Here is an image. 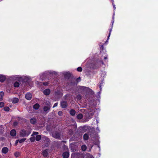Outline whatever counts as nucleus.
<instances>
[{"label": "nucleus", "instance_id": "nucleus-33", "mask_svg": "<svg viewBox=\"0 0 158 158\" xmlns=\"http://www.w3.org/2000/svg\"><path fill=\"white\" fill-rule=\"evenodd\" d=\"M43 84L44 85L46 86L48 85V82H43Z\"/></svg>", "mask_w": 158, "mask_h": 158}, {"label": "nucleus", "instance_id": "nucleus-7", "mask_svg": "<svg viewBox=\"0 0 158 158\" xmlns=\"http://www.w3.org/2000/svg\"><path fill=\"white\" fill-rule=\"evenodd\" d=\"M69 156V153L68 152H64L62 154V156L64 158H68Z\"/></svg>", "mask_w": 158, "mask_h": 158}, {"label": "nucleus", "instance_id": "nucleus-34", "mask_svg": "<svg viewBox=\"0 0 158 158\" xmlns=\"http://www.w3.org/2000/svg\"><path fill=\"white\" fill-rule=\"evenodd\" d=\"M100 49L101 51H103L104 49V47L103 45H101L100 46Z\"/></svg>", "mask_w": 158, "mask_h": 158}, {"label": "nucleus", "instance_id": "nucleus-27", "mask_svg": "<svg viewBox=\"0 0 158 158\" xmlns=\"http://www.w3.org/2000/svg\"><path fill=\"white\" fill-rule=\"evenodd\" d=\"M76 98L78 100H80L81 99V97L80 94H78L76 96Z\"/></svg>", "mask_w": 158, "mask_h": 158}, {"label": "nucleus", "instance_id": "nucleus-1", "mask_svg": "<svg viewBox=\"0 0 158 158\" xmlns=\"http://www.w3.org/2000/svg\"><path fill=\"white\" fill-rule=\"evenodd\" d=\"M112 4L113 8L114 9V13H113V15L112 19V21H111V24L110 25V27L109 29V34H108V38H107V41H106V42H107V40H108L109 39V37L112 31V29L113 24L114 22V16L115 15L114 10L116 9V8L115 7V6L114 5V2L112 3Z\"/></svg>", "mask_w": 158, "mask_h": 158}, {"label": "nucleus", "instance_id": "nucleus-32", "mask_svg": "<svg viewBox=\"0 0 158 158\" xmlns=\"http://www.w3.org/2000/svg\"><path fill=\"white\" fill-rule=\"evenodd\" d=\"M39 134V133L37 132H36V131H33V133H32V135H37Z\"/></svg>", "mask_w": 158, "mask_h": 158}, {"label": "nucleus", "instance_id": "nucleus-35", "mask_svg": "<svg viewBox=\"0 0 158 158\" xmlns=\"http://www.w3.org/2000/svg\"><path fill=\"white\" fill-rule=\"evenodd\" d=\"M63 112L62 111H58V114L59 115V116H61L62 114H63Z\"/></svg>", "mask_w": 158, "mask_h": 158}, {"label": "nucleus", "instance_id": "nucleus-41", "mask_svg": "<svg viewBox=\"0 0 158 158\" xmlns=\"http://www.w3.org/2000/svg\"><path fill=\"white\" fill-rule=\"evenodd\" d=\"M17 123H16V122H14V125H15L16 124H17Z\"/></svg>", "mask_w": 158, "mask_h": 158}, {"label": "nucleus", "instance_id": "nucleus-4", "mask_svg": "<svg viewBox=\"0 0 158 158\" xmlns=\"http://www.w3.org/2000/svg\"><path fill=\"white\" fill-rule=\"evenodd\" d=\"M60 106L62 108H65L68 106V103L66 101H63L60 102Z\"/></svg>", "mask_w": 158, "mask_h": 158}, {"label": "nucleus", "instance_id": "nucleus-20", "mask_svg": "<svg viewBox=\"0 0 158 158\" xmlns=\"http://www.w3.org/2000/svg\"><path fill=\"white\" fill-rule=\"evenodd\" d=\"M19 86V83L18 81H16L14 83V86L15 87H18Z\"/></svg>", "mask_w": 158, "mask_h": 158}, {"label": "nucleus", "instance_id": "nucleus-18", "mask_svg": "<svg viewBox=\"0 0 158 158\" xmlns=\"http://www.w3.org/2000/svg\"><path fill=\"white\" fill-rule=\"evenodd\" d=\"M71 76V74L70 73H67L64 74L65 78L69 79Z\"/></svg>", "mask_w": 158, "mask_h": 158}, {"label": "nucleus", "instance_id": "nucleus-3", "mask_svg": "<svg viewBox=\"0 0 158 158\" xmlns=\"http://www.w3.org/2000/svg\"><path fill=\"white\" fill-rule=\"evenodd\" d=\"M61 134L60 132L56 131L52 134V136L56 139H61Z\"/></svg>", "mask_w": 158, "mask_h": 158}, {"label": "nucleus", "instance_id": "nucleus-19", "mask_svg": "<svg viewBox=\"0 0 158 158\" xmlns=\"http://www.w3.org/2000/svg\"><path fill=\"white\" fill-rule=\"evenodd\" d=\"M41 138V136L40 135H36L35 138V139L37 141H39Z\"/></svg>", "mask_w": 158, "mask_h": 158}, {"label": "nucleus", "instance_id": "nucleus-28", "mask_svg": "<svg viewBox=\"0 0 158 158\" xmlns=\"http://www.w3.org/2000/svg\"><path fill=\"white\" fill-rule=\"evenodd\" d=\"M3 109L4 110L6 111H8L10 110V108L8 106H5Z\"/></svg>", "mask_w": 158, "mask_h": 158}, {"label": "nucleus", "instance_id": "nucleus-29", "mask_svg": "<svg viewBox=\"0 0 158 158\" xmlns=\"http://www.w3.org/2000/svg\"><path fill=\"white\" fill-rule=\"evenodd\" d=\"M77 71L79 72H81L82 71V68L81 67H79L77 68Z\"/></svg>", "mask_w": 158, "mask_h": 158}, {"label": "nucleus", "instance_id": "nucleus-36", "mask_svg": "<svg viewBox=\"0 0 158 158\" xmlns=\"http://www.w3.org/2000/svg\"><path fill=\"white\" fill-rule=\"evenodd\" d=\"M80 80H81V78L79 77L77 78V79H76V81L77 82H78L80 81Z\"/></svg>", "mask_w": 158, "mask_h": 158}, {"label": "nucleus", "instance_id": "nucleus-6", "mask_svg": "<svg viewBox=\"0 0 158 158\" xmlns=\"http://www.w3.org/2000/svg\"><path fill=\"white\" fill-rule=\"evenodd\" d=\"M51 107L49 106H44L43 108L44 111L46 112V113H48L49 112L50 110Z\"/></svg>", "mask_w": 158, "mask_h": 158}, {"label": "nucleus", "instance_id": "nucleus-40", "mask_svg": "<svg viewBox=\"0 0 158 158\" xmlns=\"http://www.w3.org/2000/svg\"><path fill=\"white\" fill-rule=\"evenodd\" d=\"M107 56H106V57H104V59L105 60L107 59Z\"/></svg>", "mask_w": 158, "mask_h": 158}, {"label": "nucleus", "instance_id": "nucleus-10", "mask_svg": "<svg viewBox=\"0 0 158 158\" xmlns=\"http://www.w3.org/2000/svg\"><path fill=\"white\" fill-rule=\"evenodd\" d=\"M30 122L32 124H35L37 123L36 119L34 118H32L30 119Z\"/></svg>", "mask_w": 158, "mask_h": 158}, {"label": "nucleus", "instance_id": "nucleus-9", "mask_svg": "<svg viewBox=\"0 0 158 158\" xmlns=\"http://www.w3.org/2000/svg\"><path fill=\"white\" fill-rule=\"evenodd\" d=\"M43 93L44 95H48L50 93V90L48 89H46L44 91Z\"/></svg>", "mask_w": 158, "mask_h": 158}, {"label": "nucleus", "instance_id": "nucleus-30", "mask_svg": "<svg viewBox=\"0 0 158 158\" xmlns=\"http://www.w3.org/2000/svg\"><path fill=\"white\" fill-rule=\"evenodd\" d=\"M30 139L31 142H34L35 140V138L34 137H32L30 138Z\"/></svg>", "mask_w": 158, "mask_h": 158}, {"label": "nucleus", "instance_id": "nucleus-8", "mask_svg": "<svg viewBox=\"0 0 158 158\" xmlns=\"http://www.w3.org/2000/svg\"><path fill=\"white\" fill-rule=\"evenodd\" d=\"M9 151L8 148L6 147L3 148L2 150V152L4 154L7 153Z\"/></svg>", "mask_w": 158, "mask_h": 158}, {"label": "nucleus", "instance_id": "nucleus-17", "mask_svg": "<svg viewBox=\"0 0 158 158\" xmlns=\"http://www.w3.org/2000/svg\"><path fill=\"white\" fill-rule=\"evenodd\" d=\"M42 154L44 157H46L48 155V152L47 150H45L42 152Z\"/></svg>", "mask_w": 158, "mask_h": 158}, {"label": "nucleus", "instance_id": "nucleus-14", "mask_svg": "<svg viewBox=\"0 0 158 158\" xmlns=\"http://www.w3.org/2000/svg\"><path fill=\"white\" fill-rule=\"evenodd\" d=\"M19 99L18 98H14L11 99L12 102L13 103H16L18 102Z\"/></svg>", "mask_w": 158, "mask_h": 158}, {"label": "nucleus", "instance_id": "nucleus-21", "mask_svg": "<svg viewBox=\"0 0 158 158\" xmlns=\"http://www.w3.org/2000/svg\"><path fill=\"white\" fill-rule=\"evenodd\" d=\"M4 93L3 92H0V101H2L3 99Z\"/></svg>", "mask_w": 158, "mask_h": 158}, {"label": "nucleus", "instance_id": "nucleus-16", "mask_svg": "<svg viewBox=\"0 0 158 158\" xmlns=\"http://www.w3.org/2000/svg\"><path fill=\"white\" fill-rule=\"evenodd\" d=\"M40 107V105L39 104L36 103L33 106V108L37 110L39 109Z\"/></svg>", "mask_w": 158, "mask_h": 158}, {"label": "nucleus", "instance_id": "nucleus-37", "mask_svg": "<svg viewBox=\"0 0 158 158\" xmlns=\"http://www.w3.org/2000/svg\"><path fill=\"white\" fill-rule=\"evenodd\" d=\"M19 139H17V140H16V141L15 142V146H16L18 144V142H19Z\"/></svg>", "mask_w": 158, "mask_h": 158}, {"label": "nucleus", "instance_id": "nucleus-44", "mask_svg": "<svg viewBox=\"0 0 158 158\" xmlns=\"http://www.w3.org/2000/svg\"><path fill=\"white\" fill-rule=\"evenodd\" d=\"M99 87H100V89H101V86L100 85L99 86Z\"/></svg>", "mask_w": 158, "mask_h": 158}, {"label": "nucleus", "instance_id": "nucleus-39", "mask_svg": "<svg viewBox=\"0 0 158 158\" xmlns=\"http://www.w3.org/2000/svg\"><path fill=\"white\" fill-rule=\"evenodd\" d=\"M75 82H70V84H71V85H74L75 84Z\"/></svg>", "mask_w": 158, "mask_h": 158}, {"label": "nucleus", "instance_id": "nucleus-22", "mask_svg": "<svg viewBox=\"0 0 158 158\" xmlns=\"http://www.w3.org/2000/svg\"><path fill=\"white\" fill-rule=\"evenodd\" d=\"M83 115L81 114H78L77 116V118L79 119H82L83 118Z\"/></svg>", "mask_w": 158, "mask_h": 158}, {"label": "nucleus", "instance_id": "nucleus-31", "mask_svg": "<svg viewBox=\"0 0 158 158\" xmlns=\"http://www.w3.org/2000/svg\"><path fill=\"white\" fill-rule=\"evenodd\" d=\"M4 106V103L2 102H0V107L2 108Z\"/></svg>", "mask_w": 158, "mask_h": 158}, {"label": "nucleus", "instance_id": "nucleus-12", "mask_svg": "<svg viewBox=\"0 0 158 158\" xmlns=\"http://www.w3.org/2000/svg\"><path fill=\"white\" fill-rule=\"evenodd\" d=\"M10 135L12 136H15L16 135V131L15 129L12 130L10 131Z\"/></svg>", "mask_w": 158, "mask_h": 158}, {"label": "nucleus", "instance_id": "nucleus-25", "mask_svg": "<svg viewBox=\"0 0 158 158\" xmlns=\"http://www.w3.org/2000/svg\"><path fill=\"white\" fill-rule=\"evenodd\" d=\"M14 155L16 157H18L20 156V153L19 152H16L14 153Z\"/></svg>", "mask_w": 158, "mask_h": 158}, {"label": "nucleus", "instance_id": "nucleus-38", "mask_svg": "<svg viewBox=\"0 0 158 158\" xmlns=\"http://www.w3.org/2000/svg\"><path fill=\"white\" fill-rule=\"evenodd\" d=\"M58 102H56V103H55L54 104V105H53V108H54V107H56L57 106V105H58Z\"/></svg>", "mask_w": 158, "mask_h": 158}, {"label": "nucleus", "instance_id": "nucleus-26", "mask_svg": "<svg viewBox=\"0 0 158 158\" xmlns=\"http://www.w3.org/2000/svg\"><path fill=\"white\" fill-rule=\"evenodd\" d=\"M26 139V138H23L19 140V143H22L25 141Z\"/></svg>", "mask_w": 158, "mask_h": 158}, {"label": "nucleus", "instance_id": "nucleus-5", "mask_svg": "<svg viewBox=\"0 0 158 158\" xmlns=\"http://www.w3.org/2000/svg\"><path fill=\"white\" fill-rule=\"evenodd\" d=\"M25 97L27 100H30L32 98V95L30 93H27L26 94Z\"/></svg>", "mask_w": 158, "mask_h": 158}, {"label": "nucleus", "instance_id": "nucleus-24", "mask_svg": "<svg viewBox=\"0 0 158 158\" xmlns=\"http://www.w3.org/2000/svg\"><path fill=\"white\" fill-rule=\"evenodd\" d=\"M81 148L82 151H85L87 148V147L86 145H83L81 146Z\"/></svg>", "mask_w": 158, "mask_h": 158}, {"label": "nucleus", "instance_id": "nucleus-46", "mask_svg": "<svg viewBox=\"0 0 158 158\" xmlns=\"http://www.w3.org/2000/svg\"><path fill=\"white\" fill-rule=\"evenodd\" d=\"M102 64H104L103 62L102 61Z\"/></svg>", "mask_w": 158, "mask_h": 158}, {"label": "nucleus", "instance_id": "nucleus-45", "mask_svg": "<svg viewBox=\"0 0 158 158\" xmlns=\"http://www.w3.org/2000/svg\"><path fill=\"white\" fill-rule=\"evenodd\" d=\"M102 64H104L103 62L102 61Z\"/></svg>", "mask_w": 158, "mask_h": 158}, {"label": "nucleus", "instance_id": "nucleus-42", "mask_svg": "<svg viewBox=\"0 0 158 158\" xmlns=\"http://www.w3.org/2000/svg\"><path fill=\"white\" fill-rule=\"evenodd\" d=\"M90 158H94V157L92 156H90Z\"/></svg>", "mask_w": 158, "mask_h": 158}, {"label": "nucleus", "instance_id": "nucleus-11", "mask_svg": "<svg viewBox=\"0 0 158 158\" xmlns=\"http://www.w3.org/2000/svg\"><path fill=\"white\" fill-rule=\"evenodd\" d=\"M6 77L5 76L2 75H0V81L2 82H3L6 80Z\"/></svg>", "mask_w": 158, "mask_h": 158}, {"label": "nucleus", "instance_id": "nucleus-23", "mask_svg": "<svg viewBox=\"0 0 158 158\" xmlns=\"http://www.w3.org/2000/svg\"><path fill=\"white\" fill-rule=\"evenodd\" d=\"M88 88H89L88 87L83 86H80V89L83 90V91L85 90H87L88 89Z\"/></svg>", "mask_w": 158, "mask_h": 158}, {"label": "nucleus", "instance_id": "nucleus-15", "mask_svg": "<svg viewBox=\"0 0 158 158\" xmlns=\"http://www.w3.org/2000/svg\"><path fill=\"white\" fill-rule=\"evenodd\" d=\"M76 113V111L75 110L73 109H72L70 110L69 111V114H70L72 116H74L75 114Z\"/></svg>", "mask_w": 158, "mask_h": 158}, {"label": "nucleus", "instance_id": "nucleus-43", "mask_svg": "<svg viewBox=\"0 0 158 158\" xmlns=\"http://www.w3.org/2000/svg\"><path fill=\"white\" fill-rule=\"evenodd\" d=\"M111 0L112 3L114 2V0Z\"/></svg>", "mask_w": 158, "mask_h": 158}, {"label": "nucleus", "instance_id": "nucleus-2", "mask_svg": "<svg viewBox=\"0 0 158 158\" xmlns=\"http://www.w3.org/2000/svg\"><path fill=\"white\" fill-rule=\"evenodd\" d=\"M31 133L30 132L27 131L24 129L22 130L20 132V135L22 137H24L26 136H28Z\"/></svg>", "mask_w": 158, "mask_h": 158}, {"label": "nucleus", "instance_id": "nucleus-13", "mask_svg": "<svg viewBox=\"0 0 158 158\" xmlns=\"http://www.w3.org/2000/svg\"><path fill=\"white\" fill-rule=\"evenodd\" d=\"M89 138V133H85L83 135V139L85 140H87Z\"/></svg>", "mask_w": 158, "mask_h": 158}]
</instances>
